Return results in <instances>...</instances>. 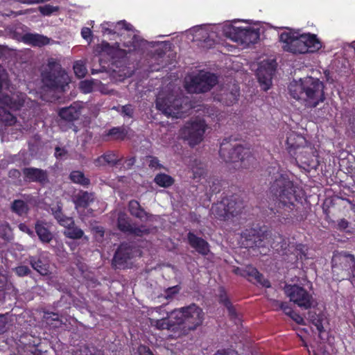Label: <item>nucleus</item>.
Returning <instances> with one entry per match:
<instances>
[{
    "mask_svg": "<svg viewBox=\"0 0 355 355\" xmlns=\"http://www.w3.org/2000/svg\"><path fill=\"white\" fill-rule=\"evenodd\" d=\"M324 84L318 78L305 77L293 80L288 85L289 94L306 108H314L324 102Z\"/></svg>",
    "mask_w": 355,
    "mask_h": 355,
    "instance_id": "nucleus-1",
    "label": "nucleus"
},
{
    "mask_svg": "<svg viewBox=\"0 0 355 355\" xmlns=\"http://www.w3.org/2000/svg\"><path fill=\"white\" fill-rule=\"evenodd\" d=\"M270 192L275 206L288 212L295 208V202L300 199L302 193L300 189L292 181L279 173L276 175L275 180L271 183Z\"/></svg>",
    "mask_w": 355,
    "mask_h": 355,
    "instance_id": "nucleus-2",
    "label": "nucleus"
},
{
    "mask_svg": "<svg viewBox=\"0 0 355 355\" xmlns=\"http://www.w3.org/2000/svg\"><path fill=\"white\" fill-rule=\"evenodd\" d=\"M305 143L303 137L295 133H291L286 139L290 153L293 150L295 151V160L300 166L306 170L316 169L319 164L317 150L310 144L300 146Z\"/></svg>",
    "mask_w": 355,
    "mask_h": 355,
    "instance_id": "nucleus-3",
    "label": "nucleus"
},
{
    "mask_svg": "<svg viewBox=\"0 0 355 355\" xmlns=\"http://www.w3.org/2000/svg\"><path fill=\"white\" fill-rule=\"evenodd\" d=\"M219 154L224 162L234 164V167L236 169L248 168L254 162V157L249 148L234 145L227 141H224L220 144Z\"/></svg>",
    "mask_w": 355,
    "mask_h": 355,
    "instance_id": "nucleus-4",
    "label": "nucleus"
},
{
    "mask_svg": "<svg viewBox=\"0 0 355 355\" xmlns=\"http://www.w3.org/2000/svg\"><path fill=\"white\" fill-rule=\"evenodd\" d=\"M170 317L175 320L177 325L182 326L185 330L193 331L202 324L205 313L200 307L191 304L171 311Z\"/></svg>",
    "mask_w": 355,
    "mask_h": 355,
    "instance_id": "nucleus-5",
    "label": "nucleus"
},
{
    "mask_svg": "<svg viewBox=\"0 0 355 355\" xmlns=\"http://www.w3.org/2000/svg\"><path fill=\"white\" fill-rule=\"evenodd\" d=\"M156 107L167 116L182 118L191 109V105L184 98H176L173 95L164 97L159 94L156 100Z\"/></svg>",
    "mask_w": 355,
    "mask_h": 355,
    "instance_id": "nucleus-6",
    "label": "nucleus"
},
{
    "mask_svg": "<svg viewBox=\"0 0 355 355\" xmlns=\"http://www.w3.org/2000/svg\"><path fill=\"white\" fill-rule=\"evenodd\" d=\"M48 68V71L42 73L44 84L52 89L64 90L69 82L67 73L62 70L60 65L53 60L49 61Z\"/></svg>",
    "mask_w": 355,
    "mask_h": 355,
    "instance_id": "nucleus-7",
    "label": "nucleus"
},
{
    "mask_svg": "<svg viewBox=\"0 0 355 355\" xmlns=\"http://www.w3.org/2000/svg\"><path fill=\"white\" fill-rule=\"evenodd\" d=\"M217 82V77L214 74L200 71L186 82V89L190 93H203L210 90Z\"/></svg>",
    "mask_w": 355,
    "mask_h": 355,
    "instance_id": "nucleus-8",
    "label": "nucleus"
},
{
    "mask_svg": "<svg viewBox=\"0 0 355 355\" xmlns=\"http://www.w3.org/2000/svg\"><path fill=\"white\" fill-rule=\"evenodd\" d=\"M206 128L205 121L196 118L185 124L181 130V135L190 146H195L202 141Z\"/></svg>",
    "mask_w": 355,
    "mask_h": 355,
    "instance_id": "nucleus-9",
    "label": "nucleus"
},
{
    "mask_svg": "<svg viewBox=\"0 0 355 355\" xmlns=\"http://www.w3.org/2000/svg\"><path fill=\"white\" fill-rule=\"evenodd\" d=\"M284 290L290 301L301 309H309L315 304L312 295L302 286L295 284L286 285Z\"/></svg>",
    "mask_w": 355,
    "mask_h": 355,
    "instance_id": "nucleus-10",
    "label": "nucleus"
},
{
    "mask_svg": "<svg viewBox=\"0 0 355 355\" xmlns=\"http://www.w3.org/2000/svg\"><path fill=\"white\" fill-rule=\"evenodd\" d=\"M226 34L232 40L244 46H248L250 44L256 43L259 38V30L250 26H231L228 28Z\"/></svg>",
    "mask_w": 355,
    "mask_h": 355,
    "instance_id": "nucleus-11",
    "label": "nucleus"
},
{
    "mask_svg": "<svg viewBox=\"0 0 355 355\" xmlns=\"http://www.w3.org/2000/svg\"><path fill=\"white\" fill-rule=\"evenodd\" d=\"M304 37L297 33L285 31L280 34L279 40L282 43V49L292 53H306L307 48L303 44Z\"/></svg>",
    "mask_w": 355,
    "mask_h": 355,
    "instance_id": "nucleus-12",
    "label": "nucleus"
},
{
    "mask_svg": "<svg viewBox=\"0 0 355 355\" xmlns=\"http://www.w3.org/2000/svg\"><path fill=\"white\" fill-rule=\"evenodd\" d=\"M276 62L274 60H263L260 62L257 76L261 87L267 91L272 85V77L275 71Z\"/></svg>",
    "mask_w": 355,
    "mask_h": 355,
    "instance_id": "nucleus-13",
    "label": "nucleus"
},
{
    "mask_svg": "<svg viewBox=\"0 0 355 355\" xmlns=\"http://www.w3.org/2000/svg\"><path fill=\"white\" fill-rule=\"evenodd\" d=\"M340 265L342 268L349 267L352 271L350 277L351 282L355 283V257L354 255L345 252H337L334 254L332 258V268L334 272Z\"/></svg>",
    "mask_w": 355,
    "mask_h": 355,
    "instance_id": "nucleus-14",
    "label": "nucleus"
},
{
    "mask_svg": "<svg viewBox=\"0 0 355 355\" xmlns=\"http://www.w3.org/2000/svg\"><path fill=\"white\" fill-rule=\"evenodd\" d=\"M6 82L0 80V103L12 110H19L24 103V95L12 94L11 96L3 91Z\"/></svg>",
    "mask_w": 355,
    "mask_h": 355,
    "instance_id": "nucleus-15",
    "label": "nucleus"
},
{
    "mask_svg": "<svg viewBox=\"0 0 355 355\" xmlns=\"http://www.w3.org/2000/svg\"><path fill=\"white\" fill-rule=\"evenodd\" d=\"M159 313L158 309H152L150 311L149 318L150 325L155 327L158 329H174L175 328V320L172 321V318L168 313H164L161 317H155L154 313Z\"/></svg>",
    "mask_w": 355,
    "mask_h": 355,
    "instance_id": "nucleus-16",
    "label": "nucleus"
},
{
    "mask_svg": "<svg viewBox=\"0 0 355 355\" xmlns=\"http://www.w3.org/2000/svg\"><path fill=\"white\" fill-rule=\"evenodd\" d=\"M234 272L248 278L250 282L259 283L265 287L270 286L269 282L266 280L263 275L255 268L252 266H246L243 269L237 268L234 270Z\"/></svg>",
    "mask_w": 355,
    "mask_h": 355,
    "instance_id": "nucleus-17",
    "label": "nucleus"
},
{
    "mask_svg": "<svg viewBox=\"0 0 355 355\" xmlns=\"http://www.w3.org/2000/svg\"><path fill=\"white\" fill-rule=\"evenodd\" d=\"M82 108L81 103L75 102L69 107L61 108L59 111V116L63 120L71 122L79 118Z\"/></svg>",
    "mask_w": 355,
    "mask_h": 355,
    "instance_id": "nucleus-18",
    "label": "nucleus"
},
{
    "mask_svg": "<svg viewBox=\"0 0 355 355\" xmlns=\"http://www.w3.org/2000/svg\"><path fill=\"white\" fill-rule=\"evenodd\" d=\"M132 249L130 245L122 243L118 248L113 258V264L121 267L132 257Z\"/></svg>",
    "mask_w": 355,
    "mask_h": 355,
    "instance_id": "nucleus-19",
    "label": "nucleus"
},
{
    "mask_svg": "<svg viewBox=\"0 0 355 355\" xmlns=\"http://www.w3.org/2000/svg\"><path fill=\"white\" fill-rule=\"evenodd\" d=\"M24 180L28 182H35L44 184L47 182V173L40 168H25L23 169Z\"/></svg>",
    "mask_w": 355,
    "mask_h": 355,
    "instance_id": "nucleus-20",
    "label": "nucleus"
},
{
    "mask_svg": "<svg viewBox=\"0 0 355 355\" xmlns=\"http://www.w3.org/2000/svg\"><path fill=\"white\" fill-rule=\"evenodd\" d=\"M187 239L190 245L198 253L206 255L209 252V245L203 239L197 236L192 232L188 233Z\"/></svg>",
    "mask_w": 355,
    "mask_h": 355,
    "instance_id": "nucleus-21",
    "label": "nucleus"
},
{
    "mask_svg": "<svg viewBox=\"0 0 355 355\" xmlns=\"http://www.w3.org/2000/svg\"><path fill=\"white\" fill-rule=\"evenodd\" d=\"M223 199L227 200L229 204L226 209L230 218L241 213L244 208V204L239 197L234 196L224 198Z\"/></svg>",
    "mask_w": 355,
    "mask_h": 355,
    "instance_id": "nucleus-22",
    "label": "nucleus"
},
{
    "mask_svg": "<svg viewBox=\"0 0 355 355\" xmlns=\"http://www.w3.org/2000/svg\"><path fill=\"white\" fill-rule=\"evenodd\" d=\"M228 205L227 201L223 199L220 202L212 206L211 209V214L220 220H226L230 219L226 209Z\"/></svg>",
    "mask_w": 355,
    "mask_h": 355,
    "instance_id": "nucleus-23",
    "label": "nucleus"
},
{
    "mask_svg": "<svg viewBox=\"0 0 355 355\" xmlns=\"http://www.w3.org/2000/svg\"><path fill=\"white\" fill-rule=\"evenodd\" d=\"M302 37H305L303 44L306 46L307 53H314L322 48L321 42L317 38L314 34L306 33L302 34Z\"/></svg>",
    "mask_w": 355,
    "mask_h": 355,
    "instance_id": "nucleus-24",
    "label": "nucleus"
},
{
    "mask_svg": "<svg viewBox=\"0 0 355 355\" xmlns=\"http://www.w3.org/2000/svg\"><path fill=\"white\" fill-rule=\"evenodd\" d=\"M63 227H64L65 230L63 232L64 235L69 239H80L83 237H84V239L85 240H88V237L86 236H84V232L80 229L78 227H77L75 223H74V221L72 219V223L70 224L69 225H62Z\"/></svg>",
    "mask_w": 355,
    "mask_h": 355,
    "instance_id": "nucleus-25",
    "label": "nucleus"
},
{
    "mask_svg": "<svg viewBox=\"0 0 355 355\" xmlns=\"http://www.w3.org/2000/svg\"><path fill=\"white\" fill-rule=\"evenodd\" d=\"M128 209L132 216L142 221L148 219V214L140 206L137 200H133L129 202Z\"/></svg>",
    "mask_w": 355,
    "mask_h": 355,
    "instance_id": "nucleus-26",
    "label": "nucleus"
},
{
    "mask_svg": "<svg viewBox=\"0 0 355 355\" xmlns=\"http://www.w3.org/2000/svg\"><path fill=\"white\" fill-rule=\"evenodd\" d=\"M194 40L202 41L211 46L214 43V33H209L205 27H198L195 29Z\"/></svg>",
    "mask_w": 355,
    "mask_h": 355,
    "instance_id": "nucleus-27",
    "label": "nucleus"
},
{
    "mask_svg": "<svg viewBox=\"0 0 355 355\" xmlns=\"http://www.w3.org/2000/svg\"><path fill=\"white\" fill-rule=\"evenodd\" d=\"M23 41L28 44L33 46H43L49 42V38L39 34L26 33L23 37Z\"/></svg>",
    "mask_w": 355,
    "mask_h": 355,
    "instance_id": "nucleus-28",
    "label": "nucleus"
},
{
    "mask_svg": "<svg viewBox=\"0 0 355 355\" xmlns=\"http://www.w3.org/2000/svg\"><path fill=\"white\" fill-rule=\"evenodd\" d=\"M94 200V196L92 193L87 191H80L78 193L74 199L76 207H87Z\"/></svg>",
    "mask_w": 355,
    "mask_h": 355,
    "instance_id": "nucleus-29",
    "label": "nucleus"
},
{
    "mask_svg": "<svg viewBox=\"0 0 355 355\" xmlns=\"http://www.w3.org/2000/svg\"><path fill=\"white\" fill-rule=\"evenodd\" d=\"M239 89L236 85H233L230 92H224L220 94V101L227 105H231L237 101Z\"/></svg>",
    "mask_w": 355,
    "mask_h": 355,
    "instance_id": "nucleus-30",
    "label": "nucleus"
},
{
    "mask_svg": "<svg viewBox=\"0 0 355 355\" xmlns=\"http://www.w3.org/2000/svg\"><path fill=\"white\" fill-rule=\"evenodd\" d=\"M35 231L39 239L43 243H49L53 239L51 232L43 223L37 222L35 224Z\"/></svg>",
    "mask_w": 355,
    "mask_h": 355,
    "instance_id": "nucleus-31",
    "label": "nucleus"
},
{
    "mask_svg": "<svg viewBox=\"0 0 355 355\" xmlns=\"http://www.w3.org/2000/svg\"><path fill=\"white\" fill-rule=\"evenodd\" d=\"M61 205L60 203H58L56 207L51 208L53 215L62 226L69 225L72 223V218L64 216L61 211Z\"/></svg>",
    "mask_w": 355,
    "mask_h": 355,
    "instance_id": "nucleus-32",
    "label": "nucleus"
},
{
    "mask_svg": "<svg viewBox=\"0 0 355 355\" xmlns=\"http://www.w3.org/2000/svg\"><path fill=\"white\" fill-rule=\"evenodd\" d=\"M29 262L32 268L38 272L40 275H48L49 270V266L46 263H43L40 259H36L34 257H31L29 258Z\"/></svg>",
    "mask_w": 355,
    "mask_h": 355,
    "instance_id": "nucleus-33",
    "label": "nucleus"
},
{
    "mask_svg": "<svg viewBox=\"0 0 355 355\" xmlns=\"http://www.w3.org/2000/svg\"><path fill=\"white\" fill-rule=\"evenodd\" d=\"M117 226L121 232L129 234L132 225L125 214L120 213L118 216Z\"/></svg>",
    "mask_w": 355,
    "mask_h": 355,
    "instance_id": "nucleus-34",
    "label": "nucleus"
},
{
    "mask_svg": "<svg viewBox=\"0 0 355 355\" xmlns=\"http://www.w3.org/2000/svg\"><path fill=\"white\" fill-rule=\"evenodd\" d=\"M256 245L257 247H267L270 245L271 248L279 250L278 244L274 241L272 238V235L270 232H266L263 235V239H259V241H255Z\"/></svg>",
    "mask_w": 355,
    "mask_h": 355,
    "instance_id": "nucleus-35",
    "label": "nucleus"
},
{
    "mask_svg": "<svg viewBox=\"0 0 355 355\" xmlns=\"http://www.w3.org/2000/svg\"><path fill=\"white\" fill-rule=\"evenodd\" d=\"M308 317L318 331L320 338L324 340V338L322 337V334L325 331L322 325V319L313 312H309Z\"/></svg>",
    "mask_w": 355,
    "mask_h": 355,
    "instance_id": "nucleus-36",
    "label": "nucleus"
},
{
    "mask_svg": "<svg viewBox=\"0 0 355 355\" xmlns=\"http://www.w3.org/2000/svg\"><path fill=\"white\" fill-rule=\"evenodd\" d=\"M71 180L83 186H87L90 184V180L86 178L84 173L79 171H75L70 174Z\"/></svg>",
    "mask_w": 355,
    "mask_h": 355,
    "instance_id": "nucleus-37",
    "label": "nucleus"
},
{
    "mask_svg": "<svg viewBox=\"0 0 355 355\" xmlns=\"http://www.w3.org/2000/svg\"><path fill=\"white\" fill-rule=\"evenodd\" d=\"M191 171L194 179L200 178L206 174L205 165L197 160L193 162L191 166Z\"/></svg>",
    "mask_w": 355,
    "mask_h": 355,
    "instance_id": "nucleus-38",
    "label": "nucleus"
},
{
    "mask_svg": "<svg viewBox=\"0 0 355 355\" xmlns=\"http://www.w3.org/2000/svg\"><path fill=\"white\" fill-rule=\"evenodd\" d=\"M0 120L6 125H11L16 122V117L4 107H0Z\"/></svg>",
    "mask_w": 355,
    "mask_h": 355,
    "instance_id": "nucleus-39",
    "label": "nucleus"
},
{
    "mask_svg": "<svg viewBox=\"0 0 355 355\" xmlns=\"http://www.w3.org/2000/svg\"><path fill=\"white\" fill-rule=\"evenodd\" d=\"M155 182L160 187H168L173 184V179L168 175L160 173L155 176Z\"/></svg>",
    "mask_w": 355,
    "mask_h": 355,
    "instance_id": "nucleus-40",
    "label": "nucleus"
},
{
    "mask_svg": "<svg viewBox=\"0 0 355 355\" xmlns=\"http://www.w3.org/2000/svg\"><path fill=\"white\" fill-rule=\"evenodd\" d=\"M12 209L19 216L26 214L28 210V205L23 200H15L12 205Z\"/></svg>",
    "mask_w": 355,
    "mask_h": 355,
    "instance_id": "nucleus-41",
    "label": "nucleus"
},
{
    "mask_svg": "<svg viewBox=\"0 0 355 355\" xmlns=\"http://www.w3.org/2000/svg\"><path fill=\"white\" fill-rule=\"evenodd\" d=\"M74 73L78 78H83L87 73V68L81 60L75 62L73 64Z\"/></svg>",
    "mask_w": 355,
    "mask_h": 355,
    "instance_id": "nucleus-42",
    "label": "nucleus"
},
{
    "mask_svg": "<svg viewBox=\"0 0 355 355\" xmlns=\"http://www.w3.org/2000/svg\"><path fill=\"white\" fill-rule=\"evenodd\" d=\"M220 302L227 308L229 315L232 318H236V311L225 294H222L220 295Z\"/></svg>",
    "mask_w": 355,
    "mask_h": 355,
    "instance_id": "nucleus-43",
    "label": "nucleus"
},
{
    "mask_svg": "<svg viewBox=\"0 0 355 355\" xmlns=\"http://www.w3.org/2000/svg\"><path fill=\"white\" fill-rule=\"evenodd\" d=\"M74 355H103L102 352L96 350L94 347H89L88 346H82L76 352Z\"/></svg>",
    "mask_w": 355,
    "mask_h": 355,
    "instance_id": "nucleus-44",
    "label": "nucleus"
},
{
    "mask_svg": "<svg viewBox=\"0 0 355 355\" xmlns=\"http://www.w3.org/2000/svg\"><path fill=\"white\" fill-rule=\"evenodd\" d=\"M103 156L105 162L109 165H116L121 161V158L114 152H107L103 154Z\"/></svg>",
    "mask_w": 355,
    "mask_h": 355,
    "instance_id": "nucleus-45",
    "label": "nucleus"
},
{
    "mask_svg": "<svg viewBox=\"0 0 355 355\" xmlns=\"http://www.w3.org/2000/svg\"><path fill=\"white\" fill-rule=\"evenodd\" d=\"M94 85V80H85L80 83V89L83 93L87 94L92 92Z\"/></svg>",
    "mask_w": 355,
    "mask_h": 355,
    "instance_id": "nucleus-46",
    "label": "nucleus"
},
{
    "mask_svg": "<svg viewBox=\"0 0 355 355\" xmlns=\"http://www.w3.org/2000/svg\"><path fill=\"white\" fill-rule=\"evenodd\" d=\"M149 233V229H148L146 226L141 225L139 227H136L132 225L129 234H132L137 236H142L144 235L148 234Z\"/></svg>",
    "mask_w": 355,
    "mask_h": 355,
    "instance_id": "nucleus-47",
    "label": "nucleus"
},
{
    "mask_svg": "<svg viewBox=\"0 0 355 355\" xmlns=\"http://www.w3.org/2000/svg\"><path fill=\"white\" fill-rule=\"evenodd\" d=\"M13 270L15 272L16 275L19 277L27 276L31 272L30 268L28 266L23 265L18 266L15 267Z\"/></svg>",
    "mask_w": 355,
    "mask_h": 355,
    "instance_id": "nucleus-48",
    "label": "nucleus"
},
{
    "mask_svg": "<svg viewBox=\"0 0 355 355\" xmlns=\"http://www.w3.org/2000/svg\"><path fill=\"white\" fill-rule=\"evenodd\" d=\"M39 10L44 15H49L58 10V7L51 5H44L39 7Z\"/></svg>",
    "mask_w": 355,
    "mask_h": 355,
    "instance_id": "nucleus-49",
    "label": "nucleus"
},
{
    "mask_svg": "<svg viewBox=\"0 0 355 355\" xmlns=\"http://www.w3.org/2000/svg\"><path fill=\"white\" fill-rule=\"evenodd\" d=\"M121 112L123 116L132 118L133 116L134 108L132 105H125L121 107Z\"/></svg>",
    "mask_w": 355,
    "mask_h": 355,
    "instance_id": "nucleus-50",
    "label": "nucleus"
},
{
    "mask_svg": "<svg viewBox=\"0 0 355 355\" xmlns=\"http://www.w3.org/2000/svg\"><path fill=\"white\" fill-rule=\"evenodd\" d=\"M10 234V229L8 225L3 224L0 225V236L3 239H9Z\"/></svg>",
    "mask_w": 355,
    "mask_h": 355,
    "instance_id": "nucleus-51",
    "label": "nucleus"
},
{
    "mask_svg": "<svg viewBox=\"0 0 355 355\" xmlns=\"http://www.w3.org/2000/svg\"><path fill=\"white\" fill-rule=\"evenodd\" d=\"M107 135L116 136V139H123L125 136V133L120 128H113L110 129Z\"/></svg>",
    "mask_w": 355,
    "mask_h": 355,
    "instance_id": "nucleus-52",
    "label": "nucleus"
},
{
    "mask_svg": "<svg viewBox=\"0 0 355 355\" xmlns=\"http://www.w3.org/2000/svg\"><path fill=\"white\" fill-rule=\"evenodd\" d=\"M148 159H149L148 166L150 168H154V169H159L162 167V164H159V160L157 157L150 156L148 157Z\"/></svg>",
    "mask_w": 355,
    "mask_h": 355,
    "instance_id": "nucleus-53",
    "label": "nucleus"
},
{
    "mask_svg": "<svg viewBox=\"0 0 355 355\" xmlns=\"http://www.w3.org/2000/svg\"><path fill=\"white\" fill-rule=\"evenodd\" d=\"M180 291L178 286H173L167 288L165 291L164 297L168 299L172 297L175 294L178 293Z\"/></svg>",
    "mask_w": 355,
    "mask_h": 355,
    "instance_id": "nucleus-54",
    "label": "nucleus"
},
{
    "mask_svg": "<svg viewBox=\"0 0 355 355\" xmlns=\"http://www.w3.org/2000/svg\"><path fill=\"white\" fill-rule=\"evenodd\" d=\"M279 309H282L284 313L289 317L293 313L294 311L289 306L287 302H284V304H279Z\"/></svg>",
    "mask_w": 355,
    "mask_h": 355,
    "instance_id": "nucleus-55",
    "label": "nucleus"
},
{
    "mask_svg": "<svg viewBox=\"0 0 355 355\" xmlns=\"http://www.w3.org/2000/svg\"><path fill=\"white\" fill-rule=\"evenodd\" d=\"M124 28L127 31H131L132 29V26L130 24H128L125 21H119L116 24V28Z\"/></svg>",
    "mask_w": 355,
    "mask_h": 355,
    "instance_id": "nucleus-56",
    "label": "nucleus"
},
{
    "mask_svg": "<svg viewBox=\"0 0 355 355\" xmlns=\"http://www.w3.org/2000/svg\"><path fill=\"white\" fill-rule=\"evenodd\" d=\"M292 320H293L296 323L299 324H304V318L297 313L293 312V313L290 317Z\"/></svg>",
    "mask_w": 355,
    "mask_h": 355,
    "instance_id": "nucleus-57",
    "label": "nucleus"
},
{
    "mask_svg": "<svg viewBox=\"0 0 355 355\" xmlns=\"http://www.w3.org/2000/svg\"><path fill=\"white\" fill-rule=\"evenodd\" d=\"M7 324L6 316L3 314H0V334L5 331L6 325Z\"/></svg>",
    "mask_w": 355,
    "mask_h": 355,
    "instance_id": "nucleus-58",
    "label": "nucleus"
},
{
    "mask_svg": "<svg viewBox=\"0 0 355 355\" xmlns=\"http://www.w3.org/2000/svg\"><path fill=\"white\" fill-rule=\"evenodd\" d=\"M19 229L29 235H32L33 234V231L24 223H20L19 225Z\"/></svg>",
    "mask_w": 355,
    "mask_h": 355,
    "instance_id": "nucleus-59",
    "label": "nucleus"
},
{
    "mask_svg": "<svg viewBox=\"0 0 355 355\" xmlns=\"http://www.w3.org/2000/svg\"><path fill=\"white\" fill-rule=\"evenodd\" d=\"M91 35H92V31L89 28L85 27V28H82L81 35L84 39L87 40L88 38L90 37Z\"/></svg>",
    "mask_w": 355,
    "mask_h": 355,
    "instance_id": "nucleus-60",
    "label": "nucleus"
},
{
    "mask_svg": "<svg viewBox=\"0 0 355 355\" xmlns=\"http://www.w3.org/2000/svg\"><path fill=\"white\" fill-rule=\"evenodd\" d=\"M94 164L97 166H103L106 164L103 155L98 157L94 160Z\"/></svg>",
    "mask_w": 355,
    "mask_h": 355,
    "instance_id": "nucleus-61",
    "label": "nucleus"
},
{
    "mask_svg": "<svg viewBox=\"0 0 355 355\" xmlns=\"http://www.w3.org/2000/svg\"><path fill=\"white\" fill-rule=\"evenodd\" d=\"M216 355H239L238 353L234 350L230 351H223L222 352H218Z\"/></svg>",
    "mask_w": 355,
    "mask_h": 355,
    "instance_id": "nucleus-62",
    "label": "nucleus"
},
{
    "mask_svg": "<svg viewBox=\"0 0 355 355\" xmlns=\"http://www.w3.org/2000/svg\"><path fill=\"white\" fill-rule=\"evenodd\" d=\"M338 226L342 229H345L348 227V222L345 219H341L338 222Z\"/></svg>",
    "mask_w": 355,
    "mask_h": 355,
    "instance_id": "nucleus-63",
    "label": "nucleus"
},
{
    "mask_svg": "<svg viewBox=\"0 0 355 355\" xmlns=\"http://www.w3.org/2000/svg\"><path fill=\"white\" fill-rule=\"evenodd\" d=\"M284 302H279L278 300H272L271 302V306L275 309H279V304H284Z\"/></svg>",
    "mask_w": 355,
    "mask_h": 355,
    "instance_id": "nucleus-64",
    "label": "nucleus"
}]
</instances>
